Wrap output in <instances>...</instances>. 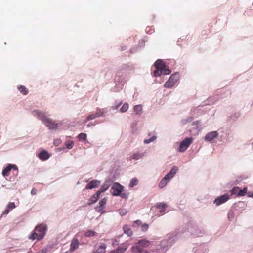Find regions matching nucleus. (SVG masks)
<instances>
[{
    "label": "nucleus",
    "instance_id": "nucleus-26",
    "mask_svg": "<svg viewBox=\"0 0 253 253\" xmlns=\"http://www.w3.org/2000/svg\"><path fill=\"white\" fill-rule=\"evenodd\" d=\"M129 108V105L127 103H125L120 109V111L122 113L126 112Z\"/></svg>",
    "mask_w": 253,
    "mask_h": 253
},
{
    "label": "nucleus",
    "instance_id": "nucleus-7",
    "mask_svg": "<svg viewBox=\"0 0 253 253\" xmlns=\"http://www.w3.org/2000/svg\"><path fill=\"white\" fill-rule=\"evenodd\" d=\"M124 187L118 182L114 183L111 187L112 194L113 196H119L123 191Z\"/></svg>",
    "mask_w": 253,
    "mask_h": 253
},
{
    "label": "nucleus",
    "instance_id": "nucleus-5",
    "mask_svg": "<svg viewBox=\"0 0 253 253\" xmlns=\"http://www.w3.org/2000/svg\"><path fill=\"white\" fill-rule=\"evenodd\" d=\"M178 80L179 75L178 74H173L171 75L168 81L164 84V87L166 88L172 87Z\"/></svg>",
    "mask_w": 253,
    "mask_h": 253
},
{
    "label": "nucleus",
    "instance_id": "nucleus-42",
    "mask_svg": "<svg viewBox=\"0 0 253 253\" xmlns=\"http://www.w3.org/2000/svg\"><path fill=\"white\" fill-rule=\"evenodd\" d=\"M9 212V209H8L7 207H6V209L5 210V211H4L3 213L4 214H8Z\"/></svg>",
    "mask_w": 253,
    "mask_h": 253
},
{
    "label": "nucleus",
    "instance_id": "nucleus-2",
    "mask_svg": "<svg viewBox=\"0 0 253 253\" xmlns=\"http://www.w3.org/2000/svg\"><path fill=\"white\" fill-rule=\"evenodd\" d=\"M47 230V225L42 223L37 225L33 233L29 236V239L32 240L37 239L41 240L43 238L46 234Z\"/></svg>",
    "mask_w": 253,
    "mask_h": 253
},
{
    "label": "nucleus",
    "instance_id": "nucleus-38",
    "mask_svg": "<svg viewBox=\"0 0 253 253\" xmlns=\"http://www.w3.org/2000/svg\"><path fill=\"white\" fill-rule=\"evenodd\" d=\"M15 207V205L14 203H13V202H10V203H9V204H8V205L7 206V208L8 209H9V210L10 209H13Z\"/></svg>",
    "mask_w": 253,
    "mask_h": 253
},
{
    "label": "nucleus",
    "instance_id": "nucleus-40",
    "mask_svg": "<svg viewBox=\"0 0 253 253\" xmlns=\"http://www.w3.org/2000/svg\"><path fill=\"white\" fill-rule=\"evenodd\" d=\"M122 198H124V199H126L127 197H128V194L127 193H121V195H120Z\"/></svg>",
    "mask_w": 253,
    "mask_h": 253
},
{
    "label": "nucleus",
    "instance_id": "nucleus-17",
    "mask_svg": "<svg viewBox=\"0 0 253 253\" xmlns=\"http://www.w3.org/2000/svg\"><path fill=\"white\" fill-rule=\"evenodd\" d=\"M111 183V181L110 180H106L104 182L103 184L102 185L101 188L99 190L97 191L99 192L100 194L102 192H105L106 190H107L109 187L110 186Z\"/></svg>",
    "mask_w": 253,
    "mask_h": 253
},
{
    "label": "nucleus",
    "instance_id": "nucleus-21",
    "mask_svg": "<svg viewBox=\"0 0 253 253\" xmlns=\"http://www.w3.org/2000/svg\"><path fill=\"white\" fill-rule=\"evenodd\" d=\"M100 194H101L98 191L95 194H93L89 199L88 204H91L95 203L99 199Z\"/></svg>",
    "mask_w": 253,
    "mask_h": 253
},
{
    "label": "nucleus",
    "instance_id": "nucleus-29",
    "mask_svg": "<svg viewBox=\"0 0 253 253\" xmlns=\"http://www.w3.org/2000/svg\"><path fill=\"white\" fill-rule=\"evenodd\" d=\"M107 200V198H104L99 202V206L104 208Z\"/></svg>",
    "mask_w": 253,
    "mask_h": 253
},
{
    "label": "nucleus",
    "instance_id": "nucleus-11",
    "mask_svg": "<svg viewBox=\"0 0 253 253\" xmlns=\"http://www.w3.org/2000/svg\"><path fill=\"white\" fill-rule=\"evenodd\" d=\"M229 196L228 194H225L217 198H216L214 200V203L217 206L225 202L229 199Z\"/></svg>",
    "mask_w": 253,
    "mask_h": 253
},
{
    "label": "nucleus",
    "instance_id": "nucleus-39",
    "mask_svg": "<svg viewBox=\"0 0 253 253\" xmlns=\"http://www.w3.org/2000/svg\"><path fill=\"white\" fill-rule=\"evenodd\" d=\"M192 119H193L192 117H190V118H188L187 119L183 120L182 121V124H185L187 122L191 121L192 120Z\"/></svg>",
    "mask_w": 253,
    "mask_h": 253
},
{
    "label": "nucleus",
    "instance_id": "nucleus-34",
    "mask_svg": "<svg viewBox=\"0 0 253 253\" xmlns=\"http://www.w3.org/2000/svg\"><path fill=\"white\" fill-rule=\"evenodd\" d=\"M87 135L85 133H81L78 135V138L80 140H86Z\"/></svg>",
    "mask_w": 253,
    "mask_h": 253
},
{
    "label": "nucleus",
    "instance_id": "nucleus-41",
    "mask_svg": "<svg viewBox=\"0 0 253 253\" xmlns=\"http://www.w3.org/2000/svg\"><path fill=\"white\" fill-rule=\"evenodd\" d=\"M37 193V190L35 188H33L31 190V194L33 195H36Z\"/></svg>",
    "mask_w": 253,
    "mask_h": 253
},
{
    "label": "nucleus",
    "instance_id": "nucleus-27",
    "mask_svg": "<svg viewBox=\"0 0 253 253\" xmlns=\"http://www.w3.org/2000/svg\"><path fill=\"white\" fill-rule=\"evenodd\" d=\"M138 183V179L136 178H133L131 179L129 185L130 187H133V186L137 185Z\"/></svg>",
    "mask_w": 253,
    "mask_h": 253
},
{
    "label": "nucleus",
    "instance_id": "nucleus-32",
    "mask_svg": "<svg viewBox=\"0 0 253 253\" xmlns=\"http://www.w3.org/2000/svg\"><path fill=\"white\" fill-rule=\"evenodd\" d=\"M96 117L95 116V114H91L89 115H88L86 118V119L84 121V122L85 123H86L87 121L90 120H92V119H94L95 118H96Z\"/></svg>",
    "mask_w": 253,
    "mask_h": 253
},
{
    "label": "nucleus",
    "instance_id": "nucleus-15",
    "mask_svg": "<svg viewBox=\"0 0 253 253\" xmlns=\"http://www.w3.org/2000/svg\"><path fill=\"white\" fill-rule=\"evenodd\" d=\"M100 181L97 180H93L89 182L85 186L86 189H92L97 187L100 184Z\"/></svg>",
    "mask_w": 253,
    "mask_h": 253
},
{
    "label": "nucleus",
    "instance_id": "nucleus-16",
    "mask_svg": "<svg viewBox=\"0 0 253 253\" xmlns=\"http://www.w3.org/2000/svg\"><path fill=\"white\" fill-rule=\"evenodd\" d=\"M79 246V242L77 238H73L70 244V251L71 252H74L77 249Z\"/></svg>",
    "mask_w": 253,
    "mask_h": 253
},
{
    "label": "nucleus",
    "instance_id": "nucleus-6",
    "mask_svg": "<svg viewBox=\"0 0 253 253\" xmlns=\"http://www.w3.org/2000/svg\"><path fill=\"white\" fill-rule=\"evenodd\" d=\"M193 140V138L192 137L186 138L180 143L178 148L179 151L183 152L186 151L192 143Z\"/></svg>",
    "mask_w": 253,
    "mask_h": 253
},
{
    "label": "nucleus",
    "instance_id": "nucleus-35",
    "mask_svg": "<svg viewBox=\"0 0 253 253\" xmlns=\"http://www.w3.org/2000/svg\"><path fill=\"white\" fill-rule=\"evenodd\" d=\"M104 112L102 109H98L96 112L95 113V116L97 117L102 116L104 114Z\"/></svg>",
    "mask_w": 253,
    "mask_h": 253
},
{
    "label": "nucleus",
    "instance_id": "nucleus-1",
    "mask_svg": "<svg viewBox=\"0 0 253 253\" xmlns=\"http://www.w3.org/2000/svg\"><path fill=\"white\" fill-rule=\"evenodd\" d=\"M151 244V242L147 240H139L131 248L132 253H149L147 248Z\"/></svg>",
    "mask_w": 253,
    "mask_h": 253
},
{
    "label": "nucleus",
    "instance_id": "nucleus-4",
    "mask_svg": "<svg viewBox=\"0 0 253 253\" xmlns=\"http://www.w3.org/2000/svg\"><path fill=\"white\" fill-rule=\"evenodd\" d=\"M178 169L176 166H173L170 171L165 176V177L160 181L159 187L160 188L164 187L168 182L170 180L176 173Z\"/></svg>",
    "mask_w": 253,
    "mask_h": 253
},
{
    "label": "nucleus",
    "instance_id": "nucleus-14",
    "mask_svg": "<svg viewBox=\"0 0 253 253\" xmlns=\"http://www.w3.org/2000/svg\"><path fill=\"white\" fill-rule=\"evenodd\" d=\"M33 114L34 116H37L42 120L44 123H45L46 120L48 119L49 118L47 117L44 113L40 111H33Z\"/></svg>",
    "mask_w": 253,
    "mask_h": 253
},
{
    "label": "nucleus",
    "instance_id": "nucleus-36",
    "mask_svg": "<svg viewBox=\"0 0 253 253\" xmlns=\"http://www.w3.org/2000/svg\"><path fill=\"white\" fill-rule=\"evenodd\" d=\"M156 137L155 136H153L150 139H145L144 140V143L148 144V143H150V142L153 141L154 140H155L156 139Z\"/></svg>",
    "mask_w": 253,
    "mask_h": 253
},
{
    "label": "nucleus",
    "instance_id": "nucleus-18",
    "mask_svg": "<svg viewBox=\"0 0 253 253\" xmlns=\"http://www.w3.org/2000/svg\"><path fill=\"white\" fill-rule=\"evenodd\" d=\"M49 154L48 152L45 150L42 151L39 154L38 157L40 159L45 161L49 158Z\"/></svg>",
    "mask_w": 253,
    "mask_h": 253
},
{
    "label": "nucleus",
    "instance_id": "nucleus-8",
    "mask_svg": "<svg viewBox=\"0 0 253 253\" xmlns=\"http://www.w3.org/2000/svg\"><path fill=\"white\" fill-rule=\"evenodd\" d=\"M106 245L103 243H98L94 246V249L93 253H105L106 251Z\"/></svg>",
    "mask_w": 253,
    "mask_h": 253
},
{
    "label": "nucleus",
    "instance_id": "nucleus-9",
    "mask_svg": "<svg viewBox=\"0 0 253 253\" xmlns=\"http://www.w3.org/2000/svg\"><path fill=\"white\" fill-rule=\"evenodd\" d=\"M45 124L50 129H56L60 125V124L55 122L50 118L46 120Z\"/></svg>",
    "mask_w": 253,
    "mask_h": 253
},
{
    "label": "nucleus",
    "instance_id": "nucleus-28",
    "mask_svg": "<svg viewBox=\"0 0 253 253\" xmlns=\"http://www.w3.org/2000/svg\"><path fill=\"white\" fill-rule=\"evenodd\" d=\"M247 188H244L243 189H239V192L238 193V196H243L247 193Z\"/></svg>",
    "mask_w": 253,
    "mask_h": 253
},
{
    "label": "nucleus",
    "instance_id": "nucleus-25",
    "mask_svg": "<svg viewBox=\"0 0 253 253\" xmlns=\"http://www.w3.org/2000/svg\"><path fill=\"white\" fill-rule=\"evenodd\" d=\"M96 233L92 230H87L84 233V236L86 237H91L94 236Z\"/></svg>",
    "mask_w": 253,
    "mask_h": 253
},
{
    "label": "nucleus",
    "instance_id": "nucleus-37",
    "mask_svg": "<svg viewBox=\"0 0 253 253\" xmlns=\"http://www.w3.org/2000/svg\"><path fill=\"white\" fill-rule=\"evenodd\" d=\"M103 209L104 208L102 207H100L99 206H97V207H96L95 209H96V211L99 212V213H103L104 212V211H103Z\"/></svg>",
    "mask_w": 253,
    "mask_h": 253
},
{
    "label": "nucleus",
    "instance_id": "nucleus-10",
    "mask_svg": "<svg viewBox=\"0 0 253 253\" xmlns=\"http://www.w3.org/2000/svg\"><path fill=\"white\" fill-rule=\"evenodd\" d=\"M12 169L15 170H18L17 167L15 165L9 164L3 170L2 175L4 176H8L9 175V172Z\"/></svg>",
    "mask_w": 253,
    "mask_h": 253
},
{
    "label": "nucleus",
    "instance_id": "nucleus-23",
    "mask_svg": "<svg viewBox=\"0 0 253 253\" xmlns=\"http://www.w3.org/2000/svg\"><path fill=\"white\" fill-rule=\"evenodd\" d=\"M123 230L125 234H127L128 236H131L133 234L131 229L129 228L127 225H125L123 227Z\"/></svg>",
    "mask_w": 253,
    "mask_h": 253
},
{
    "label": "nucleus",
    "instance_id": "nucleus-31",
    "mask_svg": "<svg viewBox=\"0 0 253 253\" xmlns=\"http://www.w3.org/2000/svg\"><path fill=\"white\" fill-rule=\"evenodd\" d=\"M239 188L238 187H235L232 190H231L230 192L232 195L237 194L238 195V193L239 192Z\"/></svg>",
    "mask_w": 253,
    "mask_h": 253
},
{
    "label": "nucleus",
    "instance_id": "nucleus-33",
    "mask_svg": "<svg viewBox=\"0 0 253 253\" xmlns=\"http://www.w3.org/2000/svg\"><path fill=\"white\" fill-rule=\"evenodd\" d=\"M65 144H66V147L68 149H70L73 148V145H74V143L72 141H68L66 142Z\"/></svg>",
    "mask_w": 253,
    "mask_h": 253
},
{
    "label": "nucleus",
    "instance_id": "nucleus-12",
    "mask_svg": "<svg viewBox=\"0 0 253 253\" xmlns=\"http://www.w3.org/2000/svg\"><path fill=\"white\" fill-rule=\"evenodd\" d=\"M218 135V133L216 131H213L208 133L205 137V140L211 142L214 139L216 138Z\"/></svg>",
    "mask_w": 253,
    "mask_h": 253
},
{
    "label": "nucleus",
    "instance_id": "nucleus-30",
    "mask_svg": "<svg viewBox=\"0 0 253 253\" xmlns=\"http://www.w3.org/2000/svg\"><path fill=\"white\" fill-rule=\"evenodd\" d=\"M134 110L137 114H139L141 112L142 107L140 105H135L134 107Z\"/></svg>",
    "mask_w": 253,
    "mask_h": 253
},
{
    "label": "nucleus",
    "instance_id": "nucleus-3",
    "mask_svg": "<svg viewBox=\"0 0 253 253\" xmlns=\"http://www.w3.org/2000/svg\"><path fill=\"white\" fill-rule=\"evenodd\" d=\"M154 66L156 68L154 72V75L155 77L159 76L161 74L169 75L171 73V71L169 69L166 68L164 62L162 60H157L154 64Z\"/></svg>",
    "mask_w": 253,
    "mask_h": 253
},
{
    "label": "nucleus",
    "instance_id": "nucleus-43",
    "mask_svg": "<svg viewBox=\"0 0 253 253\" xmlns=\"http://www.w3.org/2000/svg\"><path fill=\"white\" fill-rule=\"evenodd\" d=\"M143 228H144L145 229H148V225H145L143 226Z\"/></svg>",
    "mask_w": 253,
    "mask_h": 253
},
{
    "label": "nucleus",
    "instance_id": "nucleus-19",
    "mask_svg": "<svg viewBox=\"0 0 253 253\" xmlns=\"http://www.w3.org/2000/svg\"><path fill=\"white\" fill-rule=\"evenodd\" d=\"M145 154L144 153H138V152H136V153H134L133 154H132L129 157V160H131L132 159H134V160H139L141 158H142L144 156Z\"/></svg>",
    "mask_w": 253,
    "mask_h": 253
},
{
    "label": "nucleus",
    "instance_id": "nucleus-13",
    "mask_svg": "<svg viewBox=\"0 0 253 253\" xmlns=\"http://www.w3.org/2000/svg\"><path fill=\"white\" fill-rule=\"evenodd\" d=\"M33 114L34 116H37L42 120L44 123H45L46 120L48 119L49 118L47 117L44 113L40 111H33Z\"/></svg>",
    "mask_w": 253,
    "mask_h": 253
},
{
    "label": "nucleus",
    "instance_id": "nucleus-20",
    "mask_svg": "<svg viewBox=\"0 0 253 253\" xmlns=\"http://www.w3.org/2000/svg\"><path fill=\"white\" fill-rule=\"evenodd\" d=\"M127 249V246L123 245L122 247H119L116 250H114L110 251L109 253H124Z\"/></svg>",
    "mask_w": 253,
    "mask_h": 253
},
{
    "label": "nucleus",
    "instance_id": "nucleus-24",
    "mask_svg": "<svg viewBox=\"0 0 253 253\" xmlns=\"http://www.w3.org/2000/svg\"><path fill=\"white\" fill-rule=\"evenodd\" d=\"M19 91L23 95H25L28 93V90L26 87L23 85H19L18 86Z\"/></svg>",
    "mask_w": 253,
    "mask_h": 253
},
{
    "label": "nucleus",
    "instance_id": "nucleus-22",
    "mask_svg": "<svg viewBox=\"0 0 253 253\" xmlns=\"http://www.w3.org/2000/svg\"><path fill=\"white\" fill-rule=\"evenodd\" d=\"M167 207V205L166 203H159L156 206V209L159 210V211L161 213H163L165 210L166 208Z\"/></svg>",
    "mask_w": 253,
    "mask_h": 253
}]
</instances>
